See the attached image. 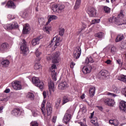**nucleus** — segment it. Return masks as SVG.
I'll return each mask as SVG.
<instances>
[{
    "mask_svg": "<svg viewBox=\"0 0 126 126\" xmlns=\"http://www.w3.org/2000/svg\"><path fill=\"white\" fill-rule=\"evenodd\" d=\"M108 21L110 22V23H115L118 26H120V25L126 24V18H125L124 11L122 10L120 11V13L118 14L117 18L116 17L109 18L108 19Z\"/></svg>",
    "mask_w": 126,
    "mask_h": 126,
    "instance_id": "1",
    "label": "nucleus"
},
{
    "mask_svg": "<svg viewBox=\"0 0 126 126\" xmlns=\"http://www.w3.org/2000/svg\"><path fill=\"white\" fill-rule=\"evenodd\" d=\"M64 5L63 4H57L52 5V10L54 12H58V13H62L63 10H64L65 8Z\"/></svg>",
    "mask_w": 126,
    "mask_h": 126,
    "instance_id": "2",
    "label": "nucleus"
},
{
    "mask_svg": "<svg viewBox=\"0 0 126 126\" xmlns=\"http://www.w3.org/2000/svg\"><path fill=\"white\" fill-rule=\"evenodd\" d=\"M20 48L22 54H23L24 56H27L29 53V49L28 48V47H27L26 41H25V40H22V41L21 42Z\"/></svg>",
    "mask_w": 126,
    "mask_h": 126,
    "instance_id": "3",
    "label": "nucleus"
},
{
    "mask_svg": "<svg viewBox=\"0 0 126 126\" xmlns=\"http://www.w3.org/2000/svg\"><path fill=\"white\" fill-rule=\"evenodd\" d=\"M61 53L60 52L57 51L55 53H53L51 56H48V60H52V63H59L60 62V60L61 58H60V55Z\"/></svg>",
    "mask_w": 126,
    "mask_h": 126,
    "instance_id": "4",
    "label": "nucleus"
},
{
    "mask_svg": "<svg viewBox=\"0 0 126 126\" xmlns=\"http://www.w3.org/2000/svg\"><path fill=\"white\" fill-rule=\"evenodd\" d=\"M32 82L34 84L35 86L40 88L41 90L44 88V83L42 81H40L38 77H33L32 78Z\"/></svg>",
    "mask_w": 126,
    "mask_h": 126,
    "instance_id": "5",
    "label": "nucleus"
},
{
    "mask_svg": "<svg viewBox=\"0 0 126 126\" xmlns=\"http://www.w3.org/2000/svg\"><path fill=\"white\" fill-rule=\"evenodd\" d=\"M93 57L94 59L92 58V57H89L87 58L86 59L85 63H97V62H99V57L96 53H94L93 55Z\"/></svg>",
    "mask_w": 126,
    "mask_h": 126,
    "instance_id": "6",
    "label": "nucleus"
},
{
    "mask_svg": "<svg viewBox=\"0 0 126 126\" xmlns=\"http://www.w3.org/2000/svg\"><path fill=\"white\" fill-rule=\"evenodd\" d=\"M61 40V37L56 35L55 37H53L52 40L51 41L50 43V47H52L54 45V42L55 43L54 48L56 49L58 47V46H60V40Z\"/></svg>",
    "mask_w": 126,
    "mask_h": 126,
    "instance_id": "7",
    "label": "nucleus"
},
{
    "mask_svg": "<svg viewBox=\"0 0 126 126\" xmlns=\"http://www.w3.org/2000/svg\"><path fill=\"white\" fill-rule=\"evenodd\" d=\"M3 27L6 30H12V29H15V28H18V24L16 22H14L12 24H7L4 25Z\"/></svg>",
    "mask_w": 126,
    "mask_h": 126,
    "instance_id": "8",
    "label": "nucleus"
},
{
    "mask_svg": "<svg viewBox=\"0 0 126 126\" xmlns=\"http://www.w3.org/2000/svg\"><path fill=\"white\" fill-rule=\"evenodd\" d=\"M81 55V48H80V47L78 46L76 47L74 50L73 57L74 59H79V57H80Z\"/></svg>",
    "mask_w": 126,
    "mask_h": 126,
    "instance_id": "9",
    "label": "nucleus"
},
{
    "mask_svg": "<svg viewBox=\"0 0 126 126\" xmlns=\"http://www.w3.org/2000/svg\"><path fill=\"white\" fill-rule=\"evenodd\" d=\"M57 65L55 64H52L50 68L52 78L54 81H57V72H56V71H55Z\"/></svg>",
    "mask_w": 126,
    "mask_h": 126,
    "instance_id": "10",
    "label": "nucleus"
},
{
    "mask_svg": "<svg viewBox=\"0 0 126 126\" xmlns=\"http://www.w3.org/2000/svg\"><path fill=\"white\" fill-rule=\"evenodd\" d=\"M68 112H69V110H67L66 114L64 116L63 122L64 124H67L70 121L71 115L68 113Z\"/></svg>",
    "mask_w": 126,
    "mask_h": 126,
    "instance_id": "11",
    "label": "nucleus"
},
{
    "mask_svg": "<svg viewBox=\"0 0 126 126\" xmlns=\"http://www.w3.org/2000/svg\"><path fill=\"white\" fill-rule=\"evenodd\" d=\"M68 85H67V83L65 81L61 82L58 85V88L59 90H64V89H66Z\"/></svg>",
    "mask_w": 126,
    "mask_h": 126,
    "instance_id": "12",
    "label": "nucleus"
},
{
    "mask_svg": "<svg viewBox=\"0 0 126 126\" xmlns=\"http://www.w3.org/2000/svg\"><path fill=\"white\" fill-rule=\"evenodd\" d=\"M104 102L106 105L113 107L115 105V100L112 98H106L104 100Z\"/></svg>",
    "mask_w": 126,
    "mask_h": 126,
    "instance_id": "13",
    "label": "nucleus"
},
{
    "mask_svg": "<svg viewBox=\"0 0 126 126\" xmlns=\"http://www.w3.org/2000/svg\"><path fill=\"white\" fill-rule=\"evenodd\" d=\"M12 86L15 90H21L22 89L21 85L16 81L12 83Z\"/></svg>",
    "mask_w": 126,
    "mask_h": 126,
    "instance_id": "14",
    "label": "nucleus"
},
{
    "mask_svg": "<svg viewBox=\"0 0 126 126\" xmlns=\"http://www.w3.org/2000/svg\"><path fill=\"white\" fill-rule=\"evenodd\" d=\"M88 13L90 17H95L97 14L96 9H95L94 8H91L89 9Z\"/></svg>",
    "mask_w": 126,
    "mask_h": 126,
    "instance_id": "15",
    "label": "nucleus"
},
{
    "mask_svg": "<svg viewBox=\"0 0 126 126\" xmlns=\"http://www.w3.org/2000/svg\"><path fill=\"white\" fill-rule=\"evenodd\" d=\"M91 70H92V66H91V65L84 66L82 69V71L84 74L90 73V72H91Z\"/></svg>",
    "mask_w": 126,
    "mask_h": 126,
    "instance_id": "16",
    "label": "nucleus"
},
{
    "mask_svg": "<svg viewBox=\"0 0 126 126\" xmlns=\"http://www.w3.org/2000/svg\"><path fill=\"white\" fill-rule=\"evenodd\" d=\"M49 89L50 94H52L54 91H55V84L53 81H50L49 83Z\"/></svg>",
    "mask_w": 126,
    "mask_h": 126,
    "instance_id": "17",
    "label": "nucleus"
},
{
    "mask_svg": "<svg viewBox=\"0 0 126 126\" xmlns=\"http://www.w3.org/2000/svg\"><path fill=\"white\" fill-rule=\"evenodd\" d=\"M47 116H51L53 113V107L51 106V104L47 103L46 106Z\"/></svg>",
    "mask_w": 126,
    "mask_h": 126,
    "instance_id": "18",
    "label": "nucleus"
},
{
    "mask_svg": "<svg viewBox=\"0 0 126 126\" xmlns=\"http://www.w3.org/2000/svg\"><path fill=\"white\" fill-rule=\"evenodd\" d=\"M11 114L13 116L18 117V116H20V115H21V111H20V109H19V108H16L12 110Z\"/></svg>",
    "mask_w": 126,
    "mask_h": 126,
    "instance_id": "19",
    "label": "nucleus"
},
{
    "mask_svg": "<svg viewBox=\"0 0 126 126\" xmlns=\"http://www.w3.org/2000/svg\"><path fill=\"white\" fill-rule=\"evenodd\" d=\"M71 101H72V98L70 97L69 96H64L63 97V105H64V104L67 103V102H71Z\"/></svg>",
    "mask_w": 126,
    "mask_h": 126,
    "instance_id": "20",
    "label": "nucleus"
},
{
    "mask_svg": "<svg viewBox=\"0 0 126 126\" xmlns=\"http://www.w3.org/2000/svg\"><path fill=\"white\" fill-rule=\"evenodd\" d=\"M120 109L121 111H123L126 113V102L125 101H121L120 104Z\"/></svg>",
    "mask_w": 126,
    "mask_h": 126,
    "instance_id": "21",
    "label": "nucleus"
},
{
    "mask_svg": "<svg viewBox=\"0 0 126 126\" xmlns=\"http://www.w3.org/2000/svg\"><path fill=\"white\" fill-rule=\"evenodd\" d=\"M9 60L7 59L2 60L1 62V64L3 67H7L9 65Z\"/></svg>",
    "mask_w": 126,
    "mask_h": 126,
    "instance_id": "22",
    "label": "nucleus"
},
{
    "mask_svg": "<svg viewBox=\"0 0 126 126\" xmlns=\"http://www.w3.org/2000/svg\"><path fill=\"white\" fill-rule=\"evenodd\" d=\"M6 7H8V8H15L16 7V6L14 4V3L13 1L11 0H9L7 3V4L5 5Z\"/></svg>",
    "mask_w": 126,
    "mask_h": 126,
    "instance_id": "23",
    "label": "nucleus"
},
{
    "mask_svg": "<svg viewBox=\"0 0 126 126\" xmlns=\"http://www.w3.org/2000/svg\"><path fill=\"white\" fill-rule=\"evenodd\" d=\"M31 30L30 27H29V24H26L23 30V34H28Z\"/></svg>",
    "mask_w": 126,
    "mask_h": 126,
    "instance_id": "24",
    "label": "nucleus"
},
{
    "mask_svg": "<svg viewBox=\"0 0 126 126\" xmlns=\"http://www.w3.org/2000/svg\"><path fill=\"white\" fill-rule=\"evenodd\" d=\"M7 49H8V43L4 42L1 44L0 51H6Z\"/></svg>",
    "mask_w": 126,
    "mask_h": 126,
    "instance_id": "25",
    "label": "nucleus"
},
{
    "mask_svg": "<svg viewBox=\"0 0 126 126\" xmlns=\"http://www.w3.org/2000/svg\"><path fill=\"white\" fill-rule=\"evenodd\" d=\"M42 39V37H41V36H39L36 38H34L32 39V46H36L37 44H39V41Z\"/></svg>",
    "mask_w": 126,
    "mask_h": 126,
    "instance_id": "26",
    "label": "nucleus"
},
{
    "mask_svg": "<svg viewBox=\"0 0 126 126\" xmlns=\"http://www.w3.org/2000/svg\"><path fill=\"white\" fill-rule=\"evenodd\" d=\"M123 39H124V34H123L122 33H120V34H118V35L115 39V42L116 43L121 42V41H122V40H123Z\"/></svg>",
    "mask_w": 126,
    "mask_h": 126,
    "instance_id": "27",
    "label": "nucleus"
},
{
    "mask_svg": "<svg viewBox=\"0 0 126 126\" xmlns=\"http://www.w3.org/2000/svg\"><path fill=\"white\" fill-rule=\"evenodd\" d=\"M109 124L111 126H119V121L117 120H110Z\"/></svg>",
    "mask_w": 126,
    "mask_h": 126,
    "instance_id": "28",
    "label": "nucleus"
},
{
    "mask_svg": "<svg viewBox=\"0 0 126 126\" xmlns=\"http://www.w3.org/2000/svg\"><path fill=\"white\" fill-rule=\"evenodd\" d=\"M80 4H81V0H76L75 5L74 6V9H78L80 7Z\"/></svg>",
    "mask_w": 126,
    "mask_h": 126,
    "instance_id": "29",
    "label": "nucleus"
},
{
    "mask_svg": "<svg viewBox=\"0 0 126 126\" xmlns=\"http://www.w3.org/2000/svg\"><path fill=\"white\" fill-rule=\"evenodd\" d=\"M95 37L99 38V39H103L105 37V33L103 32H99L97 33H95L94 35Z\"/></svg>",
    "mask_w": 126,
    "mask_h": 126,
    "instance_id": "30",
    "label": "nucleus"
},
{
    "mask_svg": "<svg viewBox=\"0 0 126 126\" xmlns=\"http://www.w3.org/2000/svg\"><path fill=\"white\" fill-rule=\"evenodd\" d=\"M99 74L101 76H102V77L105 78L107 77V76L108 75V71L106 70H102L100 71Z\"/></svg>",
    "mask_w": 126,
    "mask_h": 126,
    "instance_id": "31",
    "label": "nucleus"
},
{
    "mask_svg": "<svg viewBox=\"0 0 126 126\" xmlns=\"http://www.w3.org/2000/svg\"><path fill=\"white\" fill-rule=\"evenodd\" d=\"M95 91H96V89L95 87H91L90 89V94L91 97H93L95 94Z\"/></svg>",
    "mask_w": 126,
    "mask_h": 126,
    "instance_id": "32",
    "label": "nucleus"
},
{
    "mask_svg": "<svg viewBox=\"0 0 126 126\" xmlns=\"http://www.w3.org/2000/svg\"><path fill=\"white\" fill-rule=\"evenodd\" d=\"M56 19H58V17H57V16L53 15H50L48 19V21L46 24H49V23H50V22H51V21H52V20H56Z\"/></svg>",
    "mask_w": 126,
    "mask_h": 126,
    "instance_id": "33",
    "label": "nucleus"
},
{
    "mask_svg": "<svg viewBox=\"0 0 126 126\" xmlns=\"http://www.w3.org/2000/svg\"><path fill=\"white\" fill-rule=\"evenodd\" d=\"M45 105H46V101L43 100L41 104V110L44 116L46 115V112H45Z\"/></svg>",
    "mask_w": 126,
    "mask_h": 126,
    "instance_id": "34",
    "label": "nucleus"
},
{
    "mask_svg": "<svg viewBox=\"0 0 126 126\" xmlns=\"http://www.w3.org/2000/svg\"><path fill=\"white\" fill-rule=\"evenodd\" d=\"M118 80H121V81H123V82L126 83V76L121 75L118 77Z\"/></svg>",
    "mask_w": 126,
    "mask_h": 126,
    "instance_id": "35",
    "label": "nucleus"
},
{
    "mask_svg": "<svg viewBox=\"0 0 126 126\" xmlns=\"http://www.w3.org/2000/svg\"><path fill=\"white\" fill-rule=\"evenodd\" d=\"M27 98H29V99H31V100H33L35 96L32 93H28V94L27 95Z\"/></svg>",
    "mask_w": 126,
    "mask_h": 126,
    "instance_id": "36",
    "label": "nucleus"
},
{
    "mask_svg": "<svg viewBox=\"0 0 126 126\" xmlns=\"http://www.w3.org/2000/svg\"><path fill=\"white\" fill-rule=\"evenodd\" d=\"M32 112L33 117H38V116H39V112H38L36 109L32 110Z\"/></svg>",
    "mask_w": 126,
    "mask_h": 126,
    "instance_id": "37",
    "label": "nucleus"
},
{
    "mask_svg": "<svg viewBox=\"0 0 126 126\" xmlns=\"http://www.w3.org/2000/svg\"><path fill=\"white\" fill-rule=\"evenodd\" d=\"M104 11L105 13H110L111 12V8L107 6L104 7Z\"/></svg>",
    "mask_w": 126,
    "mask_h": 126,
    "instance_id": "38",
    "label": "nucleus"
},
{
    "mask_svg": "<svg viewBox=\"0 0 126 126\" xmlns=\"http://www.w3.org/2000/svg\"><path fill=\"white\" fill-rule=\"evenodd\" d=\"M35 55L36 58H39L40 56H41V55H42V53L41 52H40V51H39V49H37L35 52Z\"/></svg>",
    "mask_w": 126,
    "mask_h": 126,
    "instance_id": "39",
    "label": "nucleus"
},
{
    "mask_svg": "<svg viewBox=\"0 0 126 126\" xmlns=\"http://www.w3.org/2000/svg\"><path fill=\"white\" fill-rule=\"evenodd\" d=\"M60 104H61V99H58L55 103V107L56 109H59V108H60Z\"/></svg>",
    "mask_w": 126,
    "mask_h": 126,
    "instance_id": "40",
    "label": "nucleus"
},
{
    "mask_svg": "<svg viewBox=\"0 0 126 126\" xmlns=\"http://www.w3.org/2000/svg\"><path fill=\"white\" fill-rule=\"evenodd\" d=\"M41 67V64L40 63H35L34 66V68L35 70H38Z\"/></svg>",
    "mask_w": 126,
    "mask_h": 126,
    "instance_id": "41",
    "label": "nucleus"
},
{
    "mask_svg": "<svg viewBox=\"0 0 126 126\" xmlns=\"http://www.w3.org/2000/svg\"><path fill=\"white\" fill-rule=\"evenodd\" d=\"M110 52L111 54H112L113 55H115V54H116V53L117 52V49L115 46H113L111 48Z\"/></svg>",
    "mask_w": 126,
    "mask_h": 126,
    "instance_id": "42",
    "label": "nucleus"
},
{
    "mask_svg": "<svg viewBox=\"0 0 126 126\" xmlns=\"http://www.w3.org/2000/svg\"><path fill=\"white\" fill-rule=\"evenodd\" d=\"M64 34V29H61L59 30V34L60 36H63Z\"/></svg>",
    "mask_w": 126,
    "mask_h": 126,
    "instance_id": "43",
    "label": "nucleus"
},
{
    "mask_svg": "<svg viewBox=\"0 0 126 126\" xmlns=\"http://www.w3.org/2000/svg\"><path fill=\"white\" fill-rule=\"evenodd\" d=\"M106 94L108 96H110V97H111V98H113V97H116V96H118V95L116 94H113V93H107Z\"/></svg>",
    "mask_w": 126,
    "mask_h": 126,
    "instance_id": "44",
    "label": "nucleus"
},
{
    "mask_svg": "<svg viewBox=\"0 0 126 126\" xmlns=\"http://www.w3.org/2000/svg\"><path fill=\"white\" fill-rule=\"evenodd\" d=\"M31 126H39V124L37 121H32L31 123Z\"/></svg>",
    "mask_w": 126,
    "mask_h": 126,
    "instance_id": "45",
    "label": "nucleus"
},
{
    "mask_svg": "<svg viewBox=\"0 0 126 126\" xmlns=\"http://www.w3.org/2000/svg\"><path fill=\"white\" fill-rule=\"evenodd\" d=\"M44 31L47 33V34H49L50 33V31H51V29L49 27H46L44 28Z\"/></svg>",
    "mask_w": 126,
    "mask_h": 126,
    "instance_id": "46",
    "label": "nucleus"
},
{
    "mask_svg": "<svg viewBox=\"0 0 126 126\" xmlns=\"http://www.w3.org/2000/svg\"><path fill=\"white\" fill-rule=\"evenodd\" d=\"M113 91L114 93H120V91H118V89L115 86L113 87Z\"/></svg>",
    "mask_w": 126,
    "mask_h": 126,
    "instance_id": "47",
    "label": "nucleus"
},
{
    "mask_svg": "<svg viewBox=\"0 0 126 126\" xmlns=\"http://www.w3.org/2000/svg\"><path fill=\"white\" fill-rule=\"evenodd\" d=\"M27 16H28V14H27V12H26L23 13L21 15V17L23 18H26V17H27Z\"/></svg>",
    "mask_w": 126,
    "mask_h": 126,
    "instance_id": "48",
    "label": "nucleus"
},
{
    "mask_svg": "<svg viewBox=\"0 0 126 126\" xmlns=\"http://www.w3.org/2000/svg\"><path fill=\"white\" fill-rule=\"evenodd\" d=\"M122 93L126 97V87L122 89Z\"/></svg>",
    "mask_w": 126,
    "mask_h": 126,
    "instance_id": "49",
    "label": "nucleus"
},
{
    "mask_svg": "<svg viewBox=\"0 0 126 126\" xmlns=\"http://www.w3.org/2000/svg\"><path fill=\"white\" fill-rule=\"evenodd\" d=\"M8 18L9 20H12V19H14V17L12 15L9 14L8 15Z\"/></svg>",
    "mask_w": 126,
    "mask_h": 126,
    "instance_id": "50",
    "label": "nucleus"
},
{
    "mask_svg": "<svg viewBox=\"0 0 126 126\" xmlns=\"http://www.w3.org/2000/svg\"><path fill=\"white\" fill-rule=\"evenodd\" d=\"M91 122L92 123V124L95 125L96 124H97V119H92L91 120Z\"/></svg>",
    "mask_w": 126,
    "mask_h": 126,
    "instance_id": "51",
    "label": "nucleus"
},
{
    "mask_svg": "<svg viewBox=\"0 0 126 126\" xmlns=\"http://www.w3.org/2000/svg\"><path fill=\"white\" fill-rule=\"evenodd\" d=\"M75 65V63H73V62H71L70 63V66L71 67V68H73L74 66Z\"/></svg>",
    "mask_w": 126,
    "mask_h": 126,
    "instance_id": "52",
    "label": "nucleus"
},
{
    "mask_svg": "<svg viewBox=\"0 0 126 126\" xmlns=\"http://www.w3.org/2000/svg\"><path fill=\"white\" fill-rule=\"evenodd\" d=\"M56 121H57V117L56 116H54L53 117V119H52V122H53V123H56Z\"/></svg>",
    "mask_w": 126,
    "mask_h": 126,
    "instance_id": "53",
    "label": "nucleus"
},
{
    "mask_svg": "<svg viewBox=\"0 0 126 126\" xmlns=\"http://www.w3.org/2000/svg\"><path fill=\"white\" fill-rule=\"evenodd\" d=\"M107 64H111V63H112V61L110 60H107L106 62H105Z\"/></svg>",
    "mask_w": 126,
    "mask_h": 126,
    "instance_id": "54",
    "label": "nucleus"
},
{
    "mask_svg": "<svg viewBox=\"0 0 126 126\" xmlns=\"http://www.w3.org/2000/svg\"><path fill=\"white\" fill-rule=\"evenodd\" d=\"M116 62L117 63H118V64H123V63H122V61L120 59L117 60Z\"/></svg>",
    "mask_w": 126,
    "mask_h": 126,
    "instance_id": "55",
    "label": "nucleus"
},
{
    "mask_svg": "<svg viewBox=\"0 0 126 126\" xmlns=\"http://www.w3.org/2000/svg\"><path fill=\"white\" fill-rule=\"evenodd\" d=\"M5 93H9L10 92V90L9 89H6L4 91Z\"/></svg>",
    "mask_w": 126,
    "mask_h": 126,
    "instance_id": "56",
    "label": "nucleus"
},
{
    "mask_svg": "<svg viewBox=\"0 0 126 126\" xmlns=\"http://www.w3.org/2000/svg\"><path fill=\"white\" fill-rule=\"evenodd\" d=\"M43 95L44 98L45 99L47 97V94H46V92H43Z\"/></svg>",
    "mask_w": 126,
    "mask_h": 126,
    "instance_id": "57",
    "label": "nucleus"
},
{
    "mask_svg": "<svg viewBox=\"0 0 126 126\" xmlns=\"http://www.w3.org/2000/svg\"><path fill=\"white\" fill-rule=\"evenodd\" d=\"M95 23H100V19H95Z\"/></svg>",
    "mask_w": 126,
    "mask_h": 126,
    "instance_id": "58",
    "label": "nucleus"
},
{
    "mask_svg": "<svg viewBox=\"0 0 126 126\" xmlns=\"http://www.w3.org/2000/svg\"><path fill=\"white\" fill-rule=\"evenodd\" d=\"M2 110H3V106H0V113H2Z\"/></svg>",
    "mask_w": 126,
    "mask_h": 126,
    "instance_id": "59",
    "label": "nucleus"
},
{
    "mask_svg": "<svg viewBox=\"0 0 126 126\" xmlns=\"http://www.w3.org/2000/svg\"><path fill=\"white\" fill-rule=\"evenodd\" d=\"M93 117H94V112L91 113V117H90L91 119L93 118Z\"/></svg>",
    "mask_w": 126,
    "mask_h": 126,
    "instance_id": "60",
    "label": "nucleus"
},
{
    "mask_svg": "<svg viewBox=\"0 0 126 126\" xmlns=\"http://www.w3.org/2000/svg\"><path fill=\"white\" fill-rule=\"evenodd\" d=\"M79 124H80V125H81V126H87V125H85V124H83V123H82V122H80Z\"/></svg>",
    "mask_w": 126,
    "mask_h": 126,
    "instance_id": "61",
    "label": "nucleus"
},
{
    "mask_svg": "<svg viewBox=\"0 0 126 126\" xmlns=\"http://www.w3.org/2000/svg\"><path fill=\"white\" fill-rule=\"evenodd\" d=\"M84 98H85V96L84 95V94H83L81 96V99H84Z\"/></svg>",
    "mask_w": 126,
    "mask_h": 126,
    "instance_id": "62",
    "label": "nucleus"
},
{
    "mask_svg": "<svg viewBox=\"0 0 126 126\" xmlns=\"http://www.w3.org/2000/svg\"><path fill=\"white\" fill-rule=\"evenodd\" d=\"M92 24H95V23H96L95 20V19L93 20L92 21Z\"/></svg>",
    "mask_w": 126,
    "mask_h": 126,
    "instance_id": "63",
    "label": "nucleus"
},
{
    "mask_svg": "<svg viewBox=\"0 0 126 126\" xmlns=\"http://www.w3.org/2000/svg\"><path fill=\"white\" fill-rule=\"evenodd\" d=\"M83 30V29H80L79 30L78 34H80V33H81V31H82Z\"/></svg>",
    "mask_w": 126,
    "mask_h": 126,
    "instance_id": "64",
    "label": "nucleus"
}]
</instances>
